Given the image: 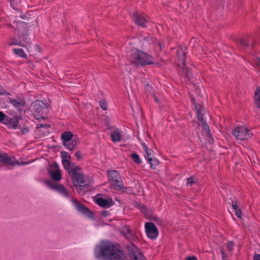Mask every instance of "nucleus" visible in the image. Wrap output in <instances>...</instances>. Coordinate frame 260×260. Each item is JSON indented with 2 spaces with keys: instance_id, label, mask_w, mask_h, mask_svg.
Returning a JSON list of instances; mask_svg holds the SVG:
<instances>
[{
  "instance_id": "obj_1",
  "label": "nucleus",
  "mask_w": 260,
  "mask_h": 260,
  "mask_svg": "<svg viewBox=\"0 0 260 260\" xmlns=\"http://www.w3.org/2000/svg\"><path fill=\"white\" fill-rule=\"evenodd\" d=\"M94 256L99 260H126V253L120 246L109 241H104L94 249Z\"/></svg>"
},
{
  "instance_id": "obj_2",
  "label": "nucleus",
  "mask_w": 260,
  "mask_h": 260,
  "mask_svg": "<svg viewBox=\"0 0 260 260\" xmlns=\"http://www.w3.org/2000/svg\"><path fill=\"white\" fill-rule=\"evenodd\" d=\"M69 174L79 193L85 192L90 189V182L88 178L81 172L79 167H75L69 171Z\"/></svg>"
},
{
  "instance_id": "obj_3",
  "label": "nucleus",
  "mask_w": 260,
  "mask_h": 260,
  "mask_svg": "<svg viewBox=\"0 0 260 260\" xmlns=\"http://www.w3.org/2000/svg\"><path fill=\"white\" fill-rule=\"evenodd\" d=\"M127 45L128 46H126L127 55L136 66L148 65L153 63L152 56L136 48H132L130 43Z\"/></svg>"
},
{
  "instance_id": "obj_4",
  "label": "nucleus",
  "mask_w": 260,
  "mask_h": 260,
  "mask_svg": "<svg viewBox=\"0 0 260 260\" xmlns=\"http://www.w3.org/2000/svg\"><path fill=\"white\" fill-rule=\"evenodd\" d=\"M107 174L109 182L114 189L119 190L126 188L124 187L121 177L118 171L116 170L108 171Z\"/></svg>"
},
{
  "instance_id": "obj_5",
  "label": "nucleus",
  "mask_w": 260,
  "mask_h": 260,
  "mask_svg": "<svg viewBox=\"0 0 260 260\" xmlns=\"http://www.w3.org/2000/svg\"><path fill=\"white\" fill-rule=\"evenodd\" d=\"M49 112L48 105L42 101L34 102V117L37 120L44 119Z\"/></svg>"
},
{
  "instance_id": "obj_6",
  "label": "nucleus",
  "mask_w": 260,
  "mask_h": 260,
  "mask_svg": "<svg viewBox=\"0 0 260 260\" xmlns=\"http://www.w3.org/2000/svg\"><path fill=\"white\" fill-rule=\"evenodd\" d=\"M185 50V47H184L183 48H178L177 50V54L179 59H180L182 62V63L183 67H183L182 69V76H183L185 78H187L188 81H191V80L193 78V75L190 70L185 67L186 57Z\"/></svg>"
},
{
  "instance_id": "obj_7",
  "label": "nucleus",
  "mask_w": 260,
  "mask_h": 260,
  "mask_svg": "<svg viewBox=\"0 0 260 260\" xmlns=\"http://www.w3.org/2000/svg\"><path fill=\"white\" fill-rule=\"evenodd\" d=\"M0 161L6 164L7 165L14 166L16 165L20 166L22 165L28 164L31 163L32 161V160L29 159L27 161H20L19 160H16L15 158L12 159L7 154L0 152Z\"/></svg>"
},
{
  "instance_id": "obj_8",
  "label": "nucleus",
  "mask_w": 260,
  "mask_h": 260,
  "mask_svg": "<svg viewBox=\"0 0 260 260\" xmlns=\"http://www.w3.org/2000/svg\"><path fill=\"white\" fill-rule=\"evenodd\" d=\"M233 136L237 139L244 140L251 137L252 134L249 130L244 127L238 126L232 132Z\"/></svg>"
},
{
  "instance_id": "obj_9",
  "label": "nucleus",
  "mask_w": 260,
  "mask_h": 260,
  "mask_svg": "<svg viewBox=\"0 0 260 260\" xmlns=\"http://www.w3.org/2000/svg\"><path fill=\"white\" fill-rule=\"evenodd\" d=\"M128 254L132 260H146L140 249L135 245L132 244L128 248Z\"/></svg>"
},
{
  "instance_id": "obj_10",
  "label": "nucleus",
  "mask_w": 260,
  "mask_h": 260,
  "mask_svg": "<svg viewBox=\"0 0 260 260\" xmlns=\"http://www.w3.org/2000/svg\"><path fill=\"white\" fill-rule=\"evenodd\" d=\"M147 236L151 239H155L158 235V231L155 225L150 222H147L145 225Z\"/></svg>"
},
{
  "instance_id": "obj_11",
  "label": "nucleus",
  "mask_w": 260,
  "mask_h": 260,
  "mask_svg": "<svg viewBox=\"0 0 260 260\" xmlns=\"http://www.w3.org/2000/svg\"><path fill=\"white\" fill-rule=\"evenodd\" d=\"M46 184L52 189L55 190L65 198L69 197V192L66 188L61 184H57L51 181H47Z\"/></svg>"
},
{
  "instance_id": "obj_12",
  "label": "nucleus",
  "mask_w": 260,
  "mask_h": 260,
  "mask_svg": "<svg viewBox=\"0 0 260 260\" xmlns=\"http://www.w3.org/2000/svg\"><path fill=\"white\" fill-rule=\"evenodd\" d=\"M132 19L135 23L142 27L147 26V23H148V19L143 14L138 13H134L132 16Z\"/></svg>"
},
{
  "instance_id": "obj_13",
  "label": "nucleus",
  "mask_w": 260,
  "mask_h": 260,
  "mask_svg": "<svg viewBox=\"0 0 260 260\" xmlns=\"http://www.w3.org/2000/svg\"><path fill=\"white\" fill-rule=\"evenodd\" d=\"M109 135L113 142L117 143L121 141V133L119 128L116 127H111L109 128Z\"/></svg>"
},
{
  "instance_id": "obj_14",
  "label": "nucleus",
  "mask_w": 260,
  "mask_h": 260,
  "mask_svg": "<svg viewBox=\"0 0 260 260\" xmlns=\"http://www.w3.org/2000/svg\"><path fill=\"white\" fill-rule=\"evenodd\" d=\"M72 203L76 209L81 213L86 215H89L91 212L89 209L83 205L80 202L76 200H72Z\"/></svg>"
},
{
  "instance_id": "obj_15",
  "label": "nucleus",
  "mask_w": 260,
  "mask_h": 260,
  "mask_svg": "<svg viewBox=\"0 0 260 260\" xmlns=\"http://www.w3.org/2000/svg\"><path fill=\"white\" fill-rule=\"evenodd\" d=\"M18 123V119L16 117L13 118L8 117L6 119L5 121L4 122V124L7 125L8 127L14 129H16L17 128Z\"/></svg>"
},
{
  "instance_id": "obj_16",
  "label": "nucleus",
  "mask_w": 260,
  "mask_h": 260,
  "mask_svg": "<svg viewBox=\"0 0 260 260\" xmlns=\"http://www.w3.org/2000/svg\"><path fill=\"white\" fill-rule=\"evenodd\" d=\"M56 169L54 170H49L48 172L50 176L54 181H59L61 179V174L60 171L57 168L56 165L55 164Z\"/></svg>"
},
{
  "instance_id": "obj_17",
  "label": "nucleus",
  "mask_w": 260,
  "mask_h": 260,
  "mask_svg": "<svg viewBox=\"0 0 260 260\" xmlns=\"http://www.w3.org/2000/svg\"><path fill=\"white\" fill-rule=\"evenodd\" d=\"M96 203L100 206L105 208H109L113 204L112 200H108L102 198H98L96 201Z\"/></svg>"
},
{
  "instance_id": "obj_18",
  "label": "nucleus",
  "mask_w": 260,
  "mask_h": 260,
  "mask_svg": "<svg viewBox=\"0 0 260 260\" xmlns=\"http://www.w3.org/2000/svg\"><path fill=\"white\" fill-rule=\"evenodd\" d=\"M10 102L18 110L24 107L25 102L23 100H17L14 99H10Z\"/></svg>"
},
{
  "instance_id": "obj_19",
  "label": "nucleus",
  "mask_w": 260,
  "mask_h": 260,
  "mask_svg": "<svg viewBox=\"0 0 260 260\" xmlns=\"http://www.w3.org/2000/svg\"><path fill=\"white\" fill-rule=\"evenodd\" d=\"M232 207L233 211L235 212V215L239 218H242V211L240 209L238 208L236 201H232Z\"/></svg>"
},
{
  "instance_id": "obj_20",
  "label": "nucleus",
  "mask_w": 260,
  "mask_h": 260,
  "mask_svg": "<svg viewBox=\"0 0 260 260\" xmlns=\"http://www.w3.org/2000/svg\"><path fill=\"white\" fill-rule=\"evenodd\" d=\"M73 138V134L71 132L68 131L62 133L61 136V139H62L63 143H68V142L72 140Z\"/></svg>"
},
{
  "instance_id": "obj_21",
  "label": "nucleus",
  "mask_w": 260,
  "mask_h": 260,
  "mask_svg": "<svg viewBox=\"0 0 260 260\" xmlns=\"http://www.w3.org/2000/svg\"><path fill=\"white\" fill-rule=\"evenodd\" d=\"M203 128V134L206 136H208L210 133V130L209 125L205 121H202L201 123L199 124Z\"/></svg>"
},
{
  "instance_id": "obj_22",
  "label": "nucleus",
  "mask_w": 260,
  "mask_h": 260,
  "mask_svg": "<svg viewBox=\"0 0 260 260\" xmlns=\"http://www.w3.org/2000/svg\"><path fill=\"white\" fill-rule=\"evenodd\" d=\"M255 103L258 108H260V87L256 88L254 93Z\"/></svg>"
},
{
  "instance_id": "obj_23",
  "label": "nucleus",
  "mask_w": 260,
  "mask_h": 260,
  "mask_svg": "<svg viewBox=\"0 0 260 260\" xmlns=\"http://www.w3.org/2000/svg\"><path fill=\"white\" fill-rule=\"evenodd\" d=\"M76 144L77 141L74 140H71L68 142V143H63L64 147L70 150H73Z\"/></svg>"
},
{
  "instance_id": "obj_24",
  "label": "nucleus",
  "mask_w": 260,
  "mask_h": 260,
  "mask_svg": "<svg viewBox=\"0 0 260 260\" xmlns=\"http://www.w3.org/2000/svg\"><path fill=\"white\" fill-rule=\"evenodd\" d=\"M122 233L126 239H130L132 236L131 231L128 226L124 227Z\"/></svg>"
},
{
  "instance_id": "obj_25",
  "label": "nucleus",
  "mask_w": 260,
  "mask_h": 260,
  "mask_svg": "<svg viewBox=\"0 0 260 260\" xmlns=\"http://www.w3.org/2000/svg\"><path fill=\"white\" fill-rule=\"evenodd\" d=\"M133 160L137 164H141L142 162L139 155L136 153H133L130 155Z\"/></svg>"
},
{
  "instance_id": "obj_26",
  "label": "nucleus",
  "mask_w": 260,
  "mask_h": 260,
  "mask_svg": "<svg viewBox=\"0 0 260 260\" xmlns=\"http://www.w3.org/2000/svg\"><path fill=\"white\" fill-rule=\"evenodd\" d=\"M153 152V151L151 149H149L145 152L146 153V158L147 159L148 162L151 165H152Z\"/></svg>"
},
{
  "instance_id": "obj_27",
  "label": "nucleus",
  "mask_w": 260,
  "mask_h": 260,
  "mask_svg": "<svg viewBox=\"0 0 260 260\" xmlns=\"http://www.w3.org/2000/svg\"><path fill=\"white\" fill-rule=\"evenodd\" d=\"M14 53L20 57H25L26 56L23 50L21 48H14Z\"/></svg>"
},
{
  "instance_id": "obj_28",
  "label": "nucleus",
  "mask_w": 260,
  "mask_h": 260,
  "mask_svg": "<svg viewBox=\"0 0 260 260\" xmlns=\"http://www.w3.org/2000/svg\"><path fill=\"white\" fill-rule=\"evenodd\" d=\"M62 164L64 168L68 171V173L69 170L73 168L70 167V160H62Z\"/></svg>"
},
{
  "instance_id": "obj_29",
  "label": "nucleus",
  "mask_w": 260,
  "mask_h": 260,
  "mask_svg": "<svg viewBox=\"0 0 260 260\" xmlns=\"http://www.w3.org/2000/svg\"><path fill=\"white\" fill-rule=\"evenodd\" d=\"M240 44L243 47V48H248L249 46V43L247 38H242L240 40Z\"/></svg>"
},
{
  "instance_id": "obj_30",
  "label": "nucleus",
  "mask_w": 260,
  "mask_h": 260,
  "mask_svg": "<svg viewBox=\"0 0 260 260\" xmlns=\"http://www.w3.org/2000/svg\"><path fill=\"white\" fill-rule=\"evenodd\" d=\"M196 183V180L195 178L191 176L187 178L186 185L187 186H190Z\"/></svg>"
},
{
  "instance_id": "obj_31",
  "label": "nucleus",
  "mask_w": 260,
  "mask_h": 260,
  "mask_svg": "<svg viewBox=\"0 0 260 260\" xmlns=\"http://www.w3.org/2000/svg\"><path fill=\"white\" fill-rule=\"evenodd\" d=\"M197 115L199 120V124L201 123L202 121H204L202 113L199 110H197Z\"/></svg>"
},
{
  "instance_id": "obj_32",
  "label": "nucleus",
  "mask_w": 260,
  "mask_h": 260,
  "mask_svg": "<svg viewBox=\"0 0 260 260\" xmlns=\"http://www.w3.org/2000/svg\"><path fill=\"white\" fill-rule=\"evenodd\" d=\"M100 106L101 108L104 110H107V104L105 100H102L100 102Z\"/></svg>"
},
{
  "instance_id": "obj_33",
  "label": "nucleus",
  "mask_w": 260,
  "mask_h": 260,
  "mask_svg": "<svg viewBox=\"0 0 260 260\" xmlns=\"http://www.w3.org/2000/svg\"><path fill=\"white\" fill-rule=\"evenodd\" d=\"M61 157H62V160H70L71 159V156L69 154V153L67 152H61Z\"/></svg>"
},
{
  "instance_id": "obj_34",
  "label": "nucleus",
  "mask_w": 260,
  "mask_h": 260,
  "mask_svg": "<svg viewBox=\"0 0 260 260\" xmlns=\"http://www.w3.org/2000/svg\"><path fill=\"white\" fill-rule=\"evenodd\" d=\"M8 117L3 112L0 111V122L4 124V122L5 121L6 119Z\"/></svg>"
},
{
  "instance_id": "obj_35",
  "label": "nucleus",
  "mask_w": 260,
  "mask_h": 260,
  "mask_svg": "<svg viewBox=\"0 0 260 260\" xmlns=\"http://www.w3.org/2000/svg\"><path fill=\"white\" fill-rule=\"evenodd\" d=\"M226 247L230 251H232L234 249V243L232 241H229L226 244Z\"/></svg>"
},
{
  "instance_id": "obj_36",
  "label": "nucleus",
  "mask_w": 260,
  "mask_h": 260,
  "mask_svg": "<svg viewBox=\"0 0 260 260\" xmlns=\"http://www.w3.org/2000/svg\"><path fill=\"white\" fill-rule=\"evenodd\" d=\"M41 127L47 128L49 127V126L47 124H42V123L38 124L36 126V129L38 130Z\"/></svg>"
},
{
  "instance_id": "obj_37",
  "label": "nucleus",
  "mask_w": 260,
  "mask_h": 260,
  "mask_svg": "<svg viewBox=\"0 0 260 260\" xmlns=\"http://www.w3.org/2000/svg\"><path fill=\"white\" fill-rule=\"evenodd\" d=\"M158 164V160L152 157V165L150 164L152 168H154Z\"/></svg>"
},
{
  "instance_id": "obj_38",
  "label": "nucleus",
  "mask_w": 260,
  "mask_h": 260,
  "mask_svg": "<svg viewBox=\"0 0 260 260\" xmlns=\"http://www.w3.org/2000/svg\"><path fill=\"white\" fill-rule=\"evenodd\" d=\"M0 94L5 95L9 94V93H7V91L3 88V87L0 85Z\"/></svg>"
},
{
  "instance_id": "obj_39",
  "label": "nucleus",
  "mask_w": 260,
  "mask_h": 260,
  "mask_svg": "<svg viewBox=\"0 0 260 260\" xmlns=\"http://www.w3.org/2000/svg\"><path fill=\"white\" fill-rule=\"evenodd\" d=\"M75 155L77 160H79L81 158V154L80 151H77L75 153Z\"/></svg>"
},
{
  "instance_id": "obj_40",
  "label": "nucleus",
  "mask_w": 260,
  "mask_h": 260,
  "mask_svg": "<svg viewBox=\"0 0 260 260\" xmlns=\"http://www.w3.org/2000/svg\"><path fill=\"white\" fill-rule=\"evenodd\" d=\"M35 49L38 52H40L41 51V48L37 44L35 45L34 46V49Z\"/></svg>"
},
{
  "instance_id": "obj_41",
  "label": "nucleus",
  "mask_w": 260,
  "mask_h": 260,
  "mask_svg": "<svg viewBox=\"0 0 260 260\" xmlns=\"http://www.w3.org/2000/svg\"><path fill=\"white\" fill-rule=\"evenodd\" d=\"M101 215L103 216V217H107L109 215V212L107 211H103L102 212H101Z\"/></svg>"
},
{
  "instance_id": "obj_42",
  "label": "nucleus",
  "mask_w": 260,
  "mask_h": 260,
  "mask_svg": "<svg viewBox=\"0 0 260 260\" xmlns=\"http://www.w3.org/2000/svg\"><path fill=\"white\" fill-rule=\"evenodd\" d=\"M221 254H222V259L223 260H226V258L227 257V255L226 254H225V252L224 251V250H223V249H221Z\"/></svg>"
},
{
  "instance_id": "obj_43",
  "label": "nucleus",
  "mask_w": 260,
  "mask_h": 260,
  "mask_svg": "<svg viewBox=\"0 0 260 260\" xmlns=\"http://www.w3.org/2000/svg\"><path fill=\"white\" fill-rule=\"evenodd\" d=\"M9 45L10 46L12 45H20V44L18 43L17 41H11L9 42Z\"/></svg>"
},
{
  "instance_id": "obj_44",
  "label": "nucleus",
  "mask_w": 260,
  "mask_h": 260,
  "mask_svg": "<svg viewBox=\"0 0 260 260\" xmlns=\"http://www.w3.org/2000/svg\"><path fill=\"white\" fill-rule=\"evenodd\" d=\"M186 260H198L195 256H188L186 258Z\"/></svg>"
},
{
  "instance_id": "obj_45",
  "label": "nucleus",
  "mask_w": 260,
  "mask_h": 260,
  "mask_svg": "<svg viewBox=\"0 0 260 260\" xmlns=\"http://www.w3.org/2000/svg\"><path fill=\"white\" fill-rule=\"evenodd\" d=\"M253 259H254V260H260V254H255L254 256Z\"/></svg>"
},
{
  "instance_id": "obj_46",
  "label": "nucleus",
  "mask_w": 260,
  "mask_h": 260,
  "mask_svg": "<svg viewBox=\"0 0 260 260\" xmlns=\"http://www.w3.org/2000/svg\"><path fill=\"white\" fill-rule=\"evenodd\" d=\"M10 4H11V7H12L14 9H16V7H15V6L14 1H10Z\"/></svg>"
},
{
  "instance_id": "obj_47",
  "label": "nucleus",
  "mask_w": 260,
  "mask_h": 260,
  "mask_svg": "<svg viewBox=\"0 0 260 260\" xmlns=\"http://www.w3.org/2000/svg\"><path fill=\"white\" fill-rule=\"evenodd\" d=\"M142 147H143L145 152H146L147 150H148L149 149L145 144H142Z\"/></svg>"
},
{
  "instance_id": "obj_48",
  "label": "nucleus",
  "mask_w": 260,
  "mask_h": 260,
  "mask_svg": "<svg viewBox=\"0 0 260 260\" xmlns=\"http://www.w3.org/2000/svg\"><path fill=\"white\" fill-rule=\"evenodd\" d=\"M139 208L140 209H145V206L142 204L139 205Z\"/></svg>"
},
{
  "instance_id": "obj_49",
  "label": "nucleus",
  "mask_w": 260,
  "mask_h": 260,
  "mask_svg": "<svg viewBox=\"0 0 260 260\" xmlns=\"http://www.w3.org/2000/svg\"><path fill=\"white\" fill-rule=\"evenodd\" d=\"M162 47H164V45H162L160 44V47L161 48Z\"/></svg>"
}]
</instances>
